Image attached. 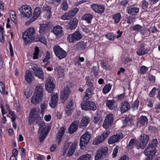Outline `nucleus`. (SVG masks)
I'll use <instances>...</instances> for the list:
<instances>
[{"mask_svg": "<svg viewBox=\"0 0 160 160\" xmlns=\"http://www.w3.org/2000/svg\"><path fill=\"white\" fill-rule=\"evenodd\" d=\"M48 29V26L46 24L40 25L39 32L42 34H44Z\"/></svg>", "mask_w": 160, "mask_h": 160, "instance_id": "c9c22d12", "label": "nucleus"}, {"mask_svg": "<svg viewBox=\"0 0 160 160\" xmlns=\"http://www.w3.org/2000/svg\"><path fill=\"white\" fill-rule=\"evenodd\" d=\"M53 79L52 78H48L45 83L46 90L49 92H51L55 87Z\"/></svg>", "mask_w": 160, "mask_h": 160, "instance_id": "f8f14e48", "label": "nucleus"}, {"mask_svg": "<svg viewBox=\"0 0 160 160\" xmlns=\"http://www.w3.org/2000/svg\"><path fill=\"white\" fill-rule=\"evenodd\" d=\"M139 101L138 100H136L134 102L132 106V108L134 110L137 109L139 105Z\"/></svg>", "mask_w": 160, "mask_h": 160, "instance_id": "8fccbe9b", "label": "nucleus"}, {"mask_svg": "<svg viewBox=\"0 0 160 160\" xmlns=\"http://www.w3.org/2000/svg\"><path fill=\"white\" fill-rule=\"evenodd\" d=\"M82 38V36L81 33L77 31L71 34L68 35L67 38L69 42L72 43L80 40Z\"/></svg>", "mask_w": 160, "mask_h": 160, "instance_id": "6e6552de", "label": "nucleus"}, {"mask_svg": "<svg viewBox=\"0 0 160 160\" xmlns=\"http://www.w3.org/2000/svg\"><path fill=\"white\" fill-rule=\"evenodd\" d=\"M121 16L120 13H117L113 15L112 18L116 23H118L120 21Z\"/></svg>", "mask_w": 160, "mask_h": 160, "instance_id": "4c0bfd02", "label": "nucleus"}, {"mask_svg": "<svg viewBox=\"0 0 160 160\" xmlns=\"http://www.w3.org/2000/svg\"><path fill=\"white\" fill-rule=\"evenodd\" d=\"M91 121L90 118L87 116L83 117L81 120L80 126L81 128H84L86 127Z\"/></svg>", "mask_w": 160, "mask_h": 160, "instance_id": "aec40b11", "label": "nucleus"}, {"mask_svg": "<svg viewBox=\"0 0 160 160\" xmlns=\"http://www.w3.org/2000/svg\"><path fill=\"white\" fill-rule=\"evenodd\" d=\"M113 117L112 114H110L107 115L104 122L103 124V127L105 129L108 128L112 123Z\"/></svg>", "mask_w": 160, "mask_h": 160, "instance_id": "9b49d317", "label": "nucleus"}, {"mask_svg": "<svg viewBox=\"0 0 160 160\" xmlns=\"http://www.w3.org/2000/svg\"><path fill=\"white\" fill-rule=\"evenodd\" d=\"M10 15L12 21L14 23L16 22L17 20L16 18V15L15 12L13 11H11L10 12Z\"/></svg>", "mask_w": 160, "mask_h": 160, "instance_id": "c03bdc74", "label": "nucleus"}, {"mask_svg": "<svg viewBox=\"0 0 160 160\" xmlns=\"http://www.w3.org/2000/svg\"><path fill=\"white\" fill-rule=\"evenodd\" d=\"M37 112V109L35 108H33L31 109V112L29 114V121L31 122L33 121L32 118L34 117V115H35Z\"/></svg>", "mask_w": 160, "mask_h": 160, "instance_id": "ea45409f", "label": "nucleus"}, {"mask_svg": "<svg viewBox=\"0 0 160 160\" xmlns=\"http://www.w3.org/2000/svg\"><path fill=\"white\" fill-rule=\"evenodd\" d=\"M148 30L150 32L152 33H156L158 31L156 28L154 26L151 27Z\"/></svg>", "mask_w": 160, "mask_h": 160, "instance_id": "e2e57ef3", "label": "nucleus"}, {"mask_svg": "<svg viewBox=\"0 0 160 160\" xmlns=\"http://www.w3.org/2000/svg\"><path fill=\"white\" fill-rule=\"evenodd\" d=\"M70 93V92L69 87L67 86L64 88L63 91L61 93V99L62 102H64L67 100Z\"/></svg>", "mask_w": 160, "mask_h": 160, "instance_id": "dca6fc26", "label": "nucleus"}, {"mask_svg": "<svg viewBox=\"0 0 160 160\" xmlns=\"http://www.w3.org/2000/svg\"><path fill=\"white\" fill-rule=\"evenodd\" d=\"M112 86L110 84L106 85L103 88V92L104 94L108 93L111 90Z\"/></svg>", "mask_w": 160, "mask_h": 160, "instance_id": "37998d69", "label": "nucleus"}, {"mask_svg": "<svg viewBox=\"0 0 160 160\" xmlns=\"http://www.w3.org/2000/svg\"><path fill=\"white\" fill-rule=\"evenodd\" d=\"M53 33L56 35L60 36L62 34V28L60 26H57L54 27L53 29Z\"/></svg>", "mask_w": 160, "mask_h": 160, "instance_id": "2f4dec72", "label": "nucleus"}, {"mask_svg": "<svg viewBox=\"0 0 160 160\" xmlns=\"http://www.w3.org/2000/svg\"><path fill=\"white\" fill-rule=\"evenodd\" d=\"M149 51V49L147 48H145L143 45H141L136 51L137 54L140 56L147 54Z\"/></svg>", "mask_w": 160, "mask_h": 160, "instance_id": "412c9836", "label": "nucleus"}, {"mask_svg": "<svg viewBox=\"0 0 160 160\" xmlns=\"http://www.w3.org/2000/svg\"><path fill=\"white\" fill-rule=\"evenodd\" d=\"M91 136V135L89 132H86L81 137L79 144L82 149H84L86 145L88 143Z\"/></svg>", "mask_w": 160, "mask_h": 160, "instance_id": "20e7f679", "label": "nucleus"}, {"mask_svg": "<svg viewBox=\"0 0 160 160\" xmlns=\"http://www.w3.org/2000/svg\"><path fill=\"white\" fill-rule=\"evenodd\" d=\"M58 100V97L57 94V93H52L51 101L49 103L50 106L52 108H55L57 105Z\"/></svg>", "mask_w": 160, "mask_h": 160, "instance_id": "f3484780", "label": "nucleus"}, {"mask_svg": "<svg viewBox=\"0 0 160 160\" xmlns=\"http://www.w3.org/2000/svg\"><path fill=\"white\" fill-rule=\"evenodd\" d=\"M132 119L129 117H127L124 120H123V123L126 126L129 124V123L131 122Z\"/></svg>", "mask_w": 160, "mask_h": 160, "instance_id": "4d7b16f0", "label": "nucleus"}, {"mask_svg": "<svg viewBox=\"0 0 160 160\" xmlns=\"http://www.w3.org/2000/svg\"><path fill=\"white\" fill-rule=\"evenodd\" d=\"M142 28V27L139 24H136L132 27V30L134 31H139Z\"/></svg>", "mask_w": 160, "mask_h": 160, "instance_id": "de8ad7c7", "label": "nucleus"}, {"mask_svg": "<svg viewBox=\"0 0 160 160\" xmlns=\"http://www.w3.org/2000/svg\"><path fill=\"white\" fill-rule=\"evenodd\" d=\"M86 85L88 87V88H90L92 91L94 89L93 84L89 80H87Z\"/></svg>", "mask_w": 160, "mask_h": 160, "instance_id": "09e8293b", "label": "nucleus"}, {"mask_svg": "<svg viewBox=\"0 0 160 160\" xmlns=\"http://www.w3.org/2000/svg\"><path fill=\"white\" fill-rule=\"evenodd\" d=\"M77 142H74L72 144L69 151L67 152V156L70 157L72 156L76 149V147L77 146Z\"/></svg>", "mask_w": 160, "mask_h": 160, "instance_id": "bb28decb", "label": "nucleus"}, {"mask_svg": "<svg viewBox=\"0 0 160 160\" xmlns=\"http://www.w3.org/2000/svg\"><path fill=\"white\" fill-rule=\"evenodd\" d=\"M158 144V141L156 139H154L151 144H149L147 148L144 151V154L147 156L153 158L157 150L156 149Z\"/></svg>", "mask_w": 160, "mask_h": 160, "instance_id": "f257e3e1", "label": "nucleus"}, {"mask_svg": "<svg viewBox=\"0 0 160 160\" xmlns=\"http://www.w3.org/2000/svg\"><path fill=\"white\" fill-rule=\"evenodd\" d=\"M119 149V147L118 146H116L113 151L112 153V157L114 158L117 156V153Z\"/></svg>", "mask_w": 160, "mask_h": 160, "instance_id": "338daca9", "label": "nucleus"}, {"mask_svg": "<svg viewBox=\"0 0 160 160\" xmlns=\"http://www.w3.org/2000/svg\"><path fill=\"white\" fill-rule=\"evenodd\" d=\"M91 8L95 12L98 13H103L105 10L104 7L102 5L93 4L91 5Z\"/></svg>", "mask_w": 160, "mask_h": 160, "instance_id": "2eb2a0df", "label": "nucleus"}, {"mask_svg": "<svg viewBox=\"0 0 160 160\" xmlns=\"http://www.w3.org/2000/svg\"><path fill=\"white\" fill-rule=\"evenodd\" d=\"M47 135V134L44 133L43 132H42L39 137L40 142H42L44 140Z\"/></svg>", "mask_w": 160, "mask_h": 160, "instance_id": "5fc2aeb1", "label": "nucleus"}, {"mask_svg": "<svg viewBox=\"0 0 160 160\" xmlns=\"http://www.w3.org/2000/svg\"><path fill=\"white\" fill-rule=\"evenodd\" d=\"M24 95L26 96L27 98H29L31 95L32 93L29 90L26 89L24 92Z\"/></svg>", "mask_w": 160, "mask_h": 160, "instance_id": "0e129e2a", "label": "nucleus"}, {"mask_svg": "<svg viewBox=\"0 0 160 160\" xmlns=\"http://www.w3.org/2000/svg\"><path fill=\"white\" fill-rule=\"evenodd\" d=\"M42 98L39 96L33 94L31 98V102L35 105L41 102Z\"/></svg>", "mask_w": 160, "mask_h": 160, "instance_id": "cd10ccee", "label": "nucleus"}, {"mask_svg": "<svg viewBox=\"0 0 160 160\" xmlns=\"http://www.w3.org/2000/svg\"><path fill=\"white\" fill-rule=\"evenodd\" d=\"M102 67L104 69L106 70L108 69L109 68L108 65V63L107 61H101Z\"/></svg>", "mask_w": 160, "mask_h": 160, "instance_id": "603ef678", "label": "nucleus"}, {"mask_svg": "<svg viewBox=\"0 0 160 160\" xmlns=\"http://www.w3.org/2000/svg\"><path fill=\"white\" fill-rule=\"evenodd\" d=\"M20 14L23 17L29 18L32 15V11L31 8L28 5L22 6L18 8Z\"/></svg>", "mask_w": 160, "mask_h": 160, "instance_id": "7ed1b4c3", "label": "nucleus"}, {"mask_svg": "<svg viewBox=\"0 0 160 160\" xmlns=\"http://www.w3.org/2000/svg\"><path fill=\"white\" fill-rule=\"evenodd\" d=\"M65 129L63 127H61L60 130L58 132L57 138L58 139V143H60L61 142V139L64 133Z\"/></svg>", "mask_w": 160, "mask_h": 160, "instance_id": "c756f323", "label": "nucleus"}, {"mask_svg": "<svg viewBox=\"0 0 160 160\" xmlns=\"http://www.w3.org/2000/svg\"><path fill=\"white\" fill-rule=\"evenodd\" d=\"M5 87L3 83L1 82H0V92L2 94L5 93Z\"/></svg>", "mask_w": 160, "mask_h": 160, "instance_id": "bf43d9fd", "label": "nucleus"}, {"mask_svg": "<svg viewBox=\"0 0 160 160\" xmlns=\"http://www.w3.org/2000/svg\"><path fill=\"white\" fill-rule=\"evenodd\" d=\"M33 72L36 77L42 80H43L44 74L42 68H40L37 71H34Z\"/></svg>", "mask_w": 160, "mask_h": 160, "instance_id": "7c9ffc66", "label": "nucleus"}, {"mask_svg": "<svg viewBox=\"0 0 160 160\" xmlns=\"http://www.w3.org/2000/svg\"><path fill=\"white\" fill-rule=\"evenodd\" d=\"M106 37L109 40H112L114 39L113 34L111 33H109L106 35Z\"/></svg>", "mask_w": 160, "mask_h": 160, "instance_id": "680f3d73", "label": "nucleus"}, {"mask_svg": "<svg viewBox=\"0 0 160 160\" xmlns=\"http://www.w3.org/2000/svg\"><path fill=\"white\" fill-rule=\"evenodd\" d=\"M39 50L38 47H36L35 48V52L33 54V58L34 59H38Z\"/></svg>", "mask_w": 160, "mask_h": 160, "instance_id": "a18cd8bd", "label": "nucleus"}, {"mask_svg": "<svg viewBox=\"0 0 160 160\" xmlns=\"http://www.w3.org/2000/svg\"><path fill=\"white\" fill-rule=\"evenodd\" d=\"M25 78L28 83L30 84L33 79V76L32 73L28 70L26 71L25 75Z\"/></svg>", "mask_w": 160, "mask_h": 160, "instance_id": "c85d7f7f", "label": "nucleus"}, {"mask_svg": "<svg viewBox=\"0 0 160 160\" xmlns=\"http://www.w3.org/2000/svg\"><path fill=\"white\" fill-rule=\"evenodd\" d=\"M87 102H89L88 104L89 110H95L96 109V107L95 103L92 101H87Z\"/></svg>", "mask_w": 160, "mask_h": 160, "instance_id": "a19ab883", "label": "nucleus"}, {"mask_svg": "<svg viewBox=\"0 0 160 160\" xmlns=\"http://www.w3.org/2000/svg\"><path fill=\"white\" fill-rule=\"evenodd\" d=\"M135 21V18L129 16L127 18L126 22L127 23L129 24H131L132 22H133Z\"/></svg>", "mask_w": 160, "mask_h": 160, "instance_id": "052dcab7", "label": "nucleus"}, {"mask_svg": "<svg viewBox=\"0 0 160 160\" xmlns=\"http://www.w3.org/2000/svg\"><path fill=\"white\" fill-rule=\"evenodd\" d=\"M92 91L90 88H87L86 91V93L83 98V101H85L88 100L92 97Z\"/></svg>", "mask_w": 160, "mask_h": 160, "instance_id": "72a5a7b5", "label": "nucleus"}, {"mask_svg": "<svg viewBox=\"0 0 160 160\" xmlns=\"http://www.w3.org/2000/svg\"><path fill=\"white\" fill-rule=\"evenodd\" d=\"M148 70V67L144 66H142L140 67V73L141 74H144Z\"/></svg>", "mask_w": 160, "mask_h": 160, "instance_id": "864d4df0", "label": "nucleus"}, {"mask_svg": "<svg viewBox=\"0 0 160 160\" xmlns=\"http://www.w3.org/2000/svg\"><path fill=\"white\" fill-rule=\"evenodd\" d=\"M53 51L55 55L60 59L65 58L67 55V52L58 45H56L53 47Z\"/></svg>", "mask_w": 160, "mask_h": 160, "instance_id": "39448f33", "label": "nucleus"}, {"mask_svg": "<svg viewBox=\"0 0 160 160\" xmlns=\"http://www.w3.org/2000/svg\"><path fill=\"white\" fill-rule=\"evenodd\" d=\"M43 88L41 85L37 86L35 89V92L34 94L38 96L43 98Z\"/></svg>", "mask_w": 160, "mask_h": 160, "instance_id": "5701e85b", "label": "nucleus"}, {"mask_svg": "<svg viewBox=\"0 0 160 160\" xmlns=\"http://www.w3.org/2000/svg\"><path fill=\"white\" fill-rule=\"evenodd\" d=\"M89 102H87V101L85 102H82L81 104V107L82 109L88 110H89L88 104H89Z\"/></svg>", "mask_w": 160, "mask_h": 160, "instance_id": "79ce46f5", "label": "nucleus"}, {"mask_svg": "<svg viewBox=\"0 0 160 160\" xmlns=\"http://www.w3.org/2000/svg\"><path fill=\"white\" fill-rule=\"evenodd\" d=\"M47 108V104L45 103H42L41 104V113L43 114L45 109Z\"/></svg>", "mask_w": 160, "mask_h": 160, "instance_id": "3c124183", "label": "nucleus"}, {"mask_svg": "<svg viewBox=\"0 0 160 160\" xmlns=\"http://www.w3.org/2000/svg\"><path fill=\"white\" fill-rule=\"evenodd\" d=\"M78 22V20L76 18L71 19L67 25V28L68 29H72L75 28Z\"/></svg>", "mask_w": 160, "mask_h": 160, "instance_id": "6ab92c4d", "label": "nucleus"}, {"mask_svg": "<svg viewBox=\"0 0 160 160\" xmlns=\"http://www.w3.org/2000/svg\"><path fill=\"white\" fill-rule=\"evenodd\" d=\"M78 9L77 8H74L72 10L66 13L61 17V18L63 20H68L73 17L78 12Z\"/></svg>", "mask_w": 160, "mask_h": 160, "instance_id": "9d476101", "label": "nucleus"}, {"mask_svg": "<svg viewBox=\"0 0 160 160\" xmlns=\"http://www.w3.org/2000/svg\"><path fill=\"white\" fill-rule=\"evenodd\" d=\"M108 149L107 147L102 148L98 152L95 157V160H99L104 158L108 154Z\"/></svg>", "mask_w": 160, "mask_h": 160, "instance_id": "1a4fd4ad", "label": "nucleus"}, {"mask_svg": "<svg viewBox=\"0 0 160 160\" xmlns=\"http://www.w3.org/2000/svg\"><path fill=\"white\" fill-rule=\"evenodd\" d=\"M79 122L78 121H74L70 125L68 129V132L71 134L73 133L76 131L78 128Z\"/></svg>", "mask_w": 160, "mask_h": 160, "instance_id": "4be33fe9", "label": "nucleus"}, {"mask_svg": "<svg viewBox=\"0 0 160 160\" xmlns=\"http://www.w3.org/2000/svg\"><path fill=\"white\" fill-rule=\"evenodd\" d=\"M43 9L47 18H50L51 16V9L47 5H45L43 6Z\"/></svg>", "mask_w": 160, "mask_h": 160, "instance_id": "473e14b6", "label": "nucleus"}, {"mask_svg": "<svg viewBox=\"0 0 160 160\" xmlns=\"http://www.w3.org/2000/svg\"><path fill=\"white\" fill-rule=\"evenodd\" d=\"M139 10L138 8L134 6H132L128 8L127 11L131 15H135L138 13Z\"/></svg>", "mask_w": 160, "mask_h": 160, "instance_id": "a878e982", "label": "nucleus"}, {"mask_svg": "<svg viewBox=\"0 0 160 160\" xmlns=\"http://www.w3.org/2000/svg\"><path fill=\"white\" fill-rule=\"evenodd\" d=\"M98 69L96 66H93L92 69V71L94 74V75L96 76L98 74Z\"/></svg>", "mask_w": 160, "mask_h": 160, "instance_id": "69168bd1", "label": "nucleus"}, {"mask_svg": "<svg viewBox=\"0 0 160 160\" xmlns=\"http://www.w3.org/2000/svg\"><path fill=\"white\" fill-rule=\"evenodd\" d=\"M110 133L109 130H108L102 133L100 135L97 136L93 142L94 145H97L102 142L104 140L107 138Z\"/></svg>", "mask_w": 160, "mask_h": 160, "instance_id": "0eeeda50", "label": "nucleus"}, {"mask_svg": "<svg viewBox=\"0 0 160 160\" xmlns=\"http://www.w3.org/2000/svg\"><path fill=\"white\" fill-rule=\"evenodd\" d=\"M91 155L89 154H86L82 155L77 160H90L91 158Z\"/></svg>", "mask_w": 160, "mask_h": 160, "instance_id": "58836bf2", "label": "nucleus"}, {"mask_svg": "<svg viewBox=\"0 0 160 160\" xmlns=\"http://www.w3.org/2000/svg\"><path fill=\"white\" fill-rule=\"evenodd\" d=\"M83 20L86 21L88 23H90L93 18L92 16L90 14H86L82 16Z\"/></svg>", "mask_w": 160, "mask_h": 160, "instance_id": "e433bc0d", "label": "nucleus"}, {"mask_svg": "<svg viewBox=\"0 0 160 160\" xmlns=\"http://www.w3.org/2000/svg\"><path fill=\"white\" fill-rule=\"evenodd\" d=\"M61 7L62 9L64 11H66L68 7V5L66 2L64 0L62 4Z\"/></svg>", "mask_w": 160, "mask_h": 160, "instance_id": "13d9d810", "label": "nucleus"}, {"mask_svg": "<svg viewBox=\"0 0 160 160\" xmlns=\"http://www.w3.org/2000/svg\"><path fill=\"white\" fill-rule=\"evenodd\" d=\"M123 138L122 135L121 133H118L110 137L108 142L109 144H112L118 142L119 140Z\"/></svg>", "mask_w": 160, "mask_h": 160, "instance_id": "ddd939ff", "label": "nucleus"}, {"mask_svg": "<svg viewBox=\"0 0 160 160\" xmlns=\"http://www.w3.org/2000/svg\"><path fill=\"white\" fill-rule=\"evenodd\" d=\"M149 4L148 2L145 0L142 2V7L143 9L146 10L148 7Z\"/></svg>", "mask_w": 160, "mask_h": 160, "instance_id": "6e6d98bb", "label": "nucleus"}, {"mask_svg": "<svg viewBox=\"0 0 160 160\" xmlns=\"http://www.w3.org/2000/svg\"><path fill=\"white\" fill-rule=\"evenodd\" d=\"M50 58V52L48 51L46 52V54L45 58L43 60V61L44 62H47Z\"/></svg>", "mask_w": 160, "mask_h": 160, "instance_id": "774afa93", "label": "nucleus"}, {"mask_svg": "<svg viewBox=\"0 0 160 160\" xmlns=\"http://www.w3.org/2000/svg\"><path fill=\"white\" fill-rule=\"evenodd\" d=\"M35 34L34 29L33 28H30L23 32L22 38L26 43H31L34 39Z\"/></svg>", "mask_w": 160, "mask_h": 160, "instance_id": "f03ea898", "label": "nucleus"}, {"mask_svg": "<svg viewBox=\"0 0 160 160\" xmlns=\"http://www.w3.org/2000/svg\"><path fill=\"white\" fill-rule=\"evenodd\" d=\"M106 104L109 109L113 110L117 107V105L114 100H107Z\"/></svg>", "mask_w": 160, "mask_h": 160, "instance_id": "b1692460", "label": "nucleus"}, {"mask_svg": "<svg viewBox=\"0 0 160 160\" xmlns=\"http://www.w3.org/2000/svg\"><path fill=\"white\" fill-rule=\"evenodd\" d=\"M40 13L41 9L38 7L36 8L34 12L33 16L30 20L29 22H32L37 19L40 15Z\"/></svg>", "mask_w": 160, "mask_h": 160, "instance_id": "393cba45", "label": "nucleus"}, {"mask_svg": "<svg viewBox=\"0 0 160 160\" xmlns=\"http://www.w3.org/2000/svg\"><path fill=\"white\" fill-rule=\"evenodd\" d=\"M86 46V43L82 41L78 42L76 45L77 49L79 50H84Z\"/></svg>", "mask_w": 160, "mask_h": 160, "instance_id": "f704fd0d", "label": "nucleus"}, {"mask_svg": "<svg viewBox=\"0 0 160 160\" xmlns=\"http://www.w3.org/2000/svg\"><path fill=\"white\" fill-rule=\"evenodd\" d=\"M142 143H139L138 145H137V149H143L147 144L149 140V137L148 135L142 133L139 138Z\"/></svg>", "mask_w": 160, "mask_h": 160, "instance_id": "423d86ee", "label": "nucleus"}, {"mask_svg": "<svg viewBox=\"0 0 160 160\" xmlns=\"http://www.w3.org/2000/svg\"><path fill=\"white\" fill-rule=\"evenodd\" d=\"M136 142V140L133 139H131L128 146V149H131L133 147V145L135 144Z\"/></svg>", "mask_w": 160, "mask_h": 160, "instance_id": "49530a36", "label": "nucleus"}, {"mask_svg": "<svg viewBox=\"0 0 160 160\" xmlns=\"http://www.w3.org/2000/svg\"><path fill=\"white\" fill-rule=\"evenodd\" d=\"M130 105L128 102L123 101L122 103L120 111L122 113H124L130 109Z\"/></svg>", "mask_w": 160, "mask_h": 160, "instance_id": "a211bd4d", "label": "nucleus"}, {"mask_svg": "<svg viewBox=\"0 0 160 160\" xmlns=\"http://www.w3.org/2000/svg\"><path fill=\"white\" fill-rule=\"evenodd\" d=\"M148 120L146 116H141L138 119L137 126L140 128L148 124Z\"/></svg>", "mask_w": 160, "mask_h": 160, "instance_id": "4468645a", "label": "nucleus"}]
</instances>
